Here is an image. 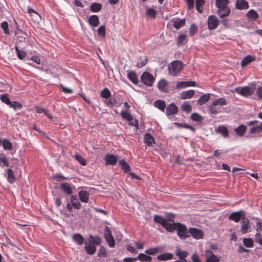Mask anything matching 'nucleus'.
Returning <instances> with one entry per match:
<instances>
[{"label":"nucleus","instance_id":"46","mask_svg":"<svg viewBox=\"0 0 262 262\" xmlns=\"http://www.w3.org/2000/svg\"><path fill=\"white\" fill-rule=\"evenodd\" d=\"M111 96V93L110 90L105 88L101 92L100 96L103 98L107 99Z\"/></svg>","mask_w":262,"mask_h":262},{"label":"nucleus","instance_id":"54","mask_svg":"<svg viewBox=\"0 0 262 262\" xmlns=\"http://www.w3.org/2000/svg\"><path fill=\"white\" fill-rule=\"evenodd\" d=\"M198 31V27L194 24H192L189 28V33L190 36H193Z\"/></svg>","mask_w":262,"mask_h":262},{"label":"nucleus","instance_id":"18","mask_svg":"<svg viewBox=\"0 0 262 262\" xmlns=\"http://www.w3.org/2000/svg\"><path fill=\"white\" fill-rule=\"evenodd\" d=\"M80 201L83 203H88L89 199L90 194L86 191H80L78 193Z\"/></svg>","mask_w":262,"mask_h":262},{"label":"nucleus","instance_id":"22","mask_svg":"<svg viewBox=\"0 0 262 262\" xmlns=\"http://www.w3.org/2000/svg\"><path fill=\"white\" fill-rule=\"evenodd\" d=\"M89 22L91 25L94 27H97L99 24V17L96 15H93L90 17Z\"/></svg>","mask_w":262,"mask_h":262},{"label":"nucleus","instance_id":"35","mask_svg":"<svg viewBox=\"0 0 262 262\" xmlns=\"http://www.w3.org/2000/svg\"><path fill=\"white\" fill-rule=\"evenodd\" d=\"M260 132H262V122L252 127L249 131V133L252 134H259Z\"/></svg>","mask_w":262,"mask_h":262},{"label":"nucleus","instance_id":"25","mask_svg":"<svg viewBox=\"0 0 262 262\" xmlns=\"http://www.w3.org/2000/svg\"><path fill=\"white\" fill-rule=\"evenodd\" d=\"M2 144L5 150H11L13 148L12 143L7 139H3Z\"/></svg>","mask_w":262,"mask_h":262},{"label":"nucleus","instance_id":"39","mask_svg":"<svg viewBox=\"0 0 262 262\" xmlns=\"http://www.w3.org/2000/svg\"><path fill=\"white\" fill-rule=\"evenodd\" d=\"M128 78L134 83L136 84L138 82V78L134 72H129L127 74Z\"/></svg>","mask_w":262,"mask_h":262},{"label":"nucleus","instance_id":"26","mask_svg":"<svg viewBox=\"0 0 262 262\" xmlns=\"http://www.w3.org/2000/svg\"><path fill=\"white\" fill-rule=\"evenodd\" d=\"M183 111L185 112L187 114L192 111V108L189 101H185L181 106Z\"/></svg>","mask_w":262,"mask_h":262},{"label":"nucleus","instance_id":"33","mask_svg":"<svg viewBox=\"0 0 262 262\" xmlns=\"http://www.w3.org/2000/svg\"><path fill=\"white\" fill-rule=\"evenodd\" d=\"M213 105L217 106H224L227 104L226 100L224 98H220L219 99H214L212 102Z\"/></svg>","mask_w":262,"mask_h":262},{"label":"nucleus","instance_id":"27","mask_svg":"<svg viewBox=\"0 0 262 262\" xmlns=\"http://www.w3.org/2000/svg\"><path fill=\"white\" fill-rule=\"evenodd\" d=\"M73 239L77 245H82L84 242V238L83 236L78 233L74 234L72 236Z\"/></svg>","mask_w":262,"mask_h":262},{"label":"nucleus","instance_id":"49","mask_svg":"<svg viewBox=\"0 0 262 262\" xmlns=\"http://www.w3.org/2000/svg\"><path fill=\"white\" fill-rule=\"evenodd\" d=\"M156 12L153 8H147L146 12V15L151 18H154L156 17Z\"/></svg>","mask_w":262,"mask_h":262},{"label":"nucleus","instance_id":"1","mask_svg":"<svg viewBox=\"0 0 262 262\" xmlns=\"http://www.w3.org/2000/svg\"><path fill=\"white\" fill-rule=\"evenodd\" d=\"M174 217L172 214L166 217L156 215L154 217V221L155 223L160 224L168 232H172L177 230V234L180 237V223H175L173 221Z\"/></svg>","mask_w":262,"mask_h":262},{"label":"nucleus","instance_id":"28","mask_svg":"<svg viewBox=\"0 0 262 262\" xmlns=\"http://www.w3.org/2000/svg\"><path fill=\"white\" fill-rule=\"evenodd\" d=\"M62 190L67 194H71L73 192L70 185L68 183H63L61 184Z\"/></svg>","mask_w":262,"mask_h":262},{"label":"nucleus","instance_id":"31","mask_svg":"<svg viewBox=\"0 0 262 262\" xmlns=\"http://www.w3.org/2000/svg\"><path fill=\"white\" fill-rule=\"evenodd\" d=\"M173 254L170 253H164L159 255L157 259L160 260H167L172 258Z\"/></svg>","mask_w":262,"mask_h":262},{"label":"nucleus","instance_id":"40","mask_svg":"<svg viewBox=\"0 0 262 262\" xmlns=\"http://www.w3.org/2000/svg\"><path fill=\"white\" fill-rule=\"evenodd\" d=\"M144 142L148 146H150L154 142V139L150 134L147 133L144 135Z\"/></svg>","mask_w":262,"mask_h":262},{"label":"nucleus","instance_id":"52","mask_svg":"<svg viewBox=\"0 0 262 262\" xmlns=\"http://www.w3.org/2000/svg\"><path fill=\"white\" fill-rule=\"evenodd\" d=\"M10 107L13 108L14 110H20L22 108V105L18 102L13 101L9 105Z\"/></svg>","mask_w":262,"mask_h":262},{"label":"nucleus","instance_id":"29","mask_svg":"<svg viewBox=\"0 0 262 262\" xmlns=\"http://www.w3.org/2000/svg\"><path fill=\"white\" fill-rule=\"evenodd\" d=\"M154 105L162 112H164V110L166 107L165 102L161 100H157L155 101L154 102Z\"/></svg>","mask_w":262,"mask_h":262},{"label":"nucleus","instance_id":"14","mask_svg":"<svg viewBox=\"0 0 262 262\" xmlns=\"http://www.w3.org/2000/svg\"><path fill=\"white\" fill-rule=\"evenodd\" d=\"M235 7L238 10L247 9L249 4L246 0H236Z\"/></svg>","mask_w":262,"mask_h":262},{"label":"nucleus","instance_id":"53","mask_svg":"<svg viewBox=\"0 0 262 262\" xmlns=\"http://www.w3.org/2000/svg\"><path fill=\"white\" fill-rule=\"evenodd\" d=\"M0 165L2 167H8L9 166L8 160L6 157H0Z\"/></svg>","mask_w":262,"mask_h":262},{"label":"nucleus","instance_id":"17","mask_svg":"<svg viewBox=\"0 0 262 262\" xmlns=\"http://www.w3.org/2000/svg\"><path fill=\"white\" fill-rule=\"evenodd\" d=\"M105 103L108 106L113 107L116 105L119 106L121 104V102H117L116 99L114 97H110L104 101Z\"/></svg>","mask_w":262,"mask_h":262},{"label":"nucleus","instance_id":"56","mask_svg":"<svg viewBox=\"0 0 262 262\" xmlns=\"http://www.w3.org/2000/svg\"><path fill=\"white\" fill-rule=\"evenodd\" d=\"M1 27L3 29L5 34L9 35L10 34L8 24L7 21H5L1 24Z\"/></svg>","mask_w":262,"mask_h":262},{"label":"nucleus","instance_id":"13","mask_svg":"<svg viewBox=\"0 0 262 262\" xmlns=\"http://www.w3.org/2000/svg\"><path fill=\"white\" fill-rule=\"evenodd\" d=\"M85 250L90 255L94 254L96 251V248L94 244L90 242H85Z\"/></svg>","mask_w":262,"mask_h":262},{"label":"nucleus","instance_id":"6","mask_svg":"<svg viewBox=\"0 0 262 262\" xmlns=\"http://www.w3.org/2000/svg\"><path fill=\"white\" fill-rule=\"evenodd\" d=\"M142 81L145 85L151 86L155 82V78L149 73L145 72L141 76Z\"/></svg>","mask_w":262,"mask_h":262},{"label":"nucleus","instance_id":"21","mask_svg":"<svg viewBox=\"0 0 262 262\" xmlns=\"http://www.w3.org/2000/svg\"><path fill=\"white\" fill-rule=\"evenodd\" d=\"M247 129L246 126L242 124L234 129L236 134L239 137H242L244 135Z\"/></svg>","mask_w":262,"mask_h":262},{"label":"nucleus","instance_id":"8","mask_svg":"<svg viewBox=\"0 0 262 262\" xmlns=\"http://www.w3.org/2000/svg\"><path fill=\"white\" fill-rule=\"evenodd\" d=\"M105 238L110 247H114L115 246V240L112 236V233L108 227L106 226L104 230Z\"/></svg>","mask_w":262,"mask_h":262},{"label":"nucleus","instance_id":"61","mask_svg":"<svg viewBox=\"0 0 262 262\" xmlns=\"http://www.w3.org/2000/svg\"><path fill=\"white\" fill-rule=\"evenodd\" d=\"M255 242L258 243L260 245H262V238L261 234L259 232H257L255 235Z\"/></svg>","mask_w":262,"mask_h":262},{"label":"nucleus","instance_id":"34","mask_svg":"<svg viewBox=\"0 0 262 262\" xmlns=\"http://www.w3.org/2000/svg\"><path fill=\"white\" fill-rule=\"evenodd\" d=\"M246 15H247V17L249 19L252 20H256L258 17V15L257 13L254 10H253V9L250 10L247 13Z\"/></svg>","mask_w":262,"mask_h":262},{"label":"nucleus","instance_id":"10","mask_svg":"<svg viewBox=\"0 0 262 262\" xmlns=\"http://www.w3.org/2000/svg\"><path fill=\"white\" fill-rule=\"evenodd\" d=\"M235 92L245 97L251 95L253 92L252 89L249 86L237 88L235 89Z\"/></svg>","mask_w":262,"mask_h":262},{"label":"nucleus","instance_id":"12","mask_svg":"<svg viewBox=\"0 0 262 262\" xmlns=\"http://www.w3.org/2000/svg\"><path fill=\"white\" fill-rule=\"evenodd\" d=\"M106 165H114L117 162V158L114 155L107 154L104 157Z\"/></svg>","mask_w":262,"mask_h":262},{"label":"nucleus","instance_id":"19","mask_svg":"<svg viewBox=\"0 0 262 262\" xmlns=\"http://www.w3.org/2000/svg\"><path fill=\"white\" fill-rule=\"evenodd\" d=\"M194 95V91L190 90L181 92V99H187L192 98Z\"/></svg>","mask_w":262,"mask_h":262},{"label":"nucleus","instance_id":"2","mask_svg":"<svg viewBox=\"0 0 262 262\" xmlns=\"http://www.w3.org/2000/svg\"><path fill=\"white\" fill-rule=\"evenodd\" d=\"M189 234L196 239H202L204 236V233L202 230L196 228H190L188 232L186 227L181 224V238H186L189 236Z\"/></svg>","mask_w":262,"mask_h":262},{"label":"nucleus","instance_id":"57","mask_svg":"<svg viewBox=\"0 0 262 262\" xmlns=\"http://www.w3.org/2000/svg\"><path fill=\"white\" fill-rule=\"evenodd\" d=\"M98 34L104 37L105 36V26H101L98 29Z\"/></svg>","mask_w":262,"mask_h":262},{"label":"nucleus","instance_id":"9","mask_svg":"<svg viewBox=\"0 0 262 262\" xmlns=\"http://www.w3.org/2000/svg\"><path fill=\"white\" fill-rule=\"evenodd\" d=\"M206 262H220V258L209 249L205 251Z\"/></svg>","mask_w":262,"mask_h":262},{"label":"nucleus","instance_id":"60","mask_svg":"<svg viewBox=\"0 0 262 262\" xmlns=\"http://www.w3.org/2000/svg\"><path fill=\"white\" fill-rule=\"evenodd\" d=\"M159 248H151L147 249L145 251V253L149 255H154L158 252Z\"/></svg>","mask_w":262,"mask_h":262},{"label":"nucleus","instance_id":"23","mask_svg":"<svg viewBox=\"0 0 262 262\" xmlns=\"http://www.w3.org/2000/svg\"><path fill=\"white\" fill-rule=\"evenodd\" d=\"M211 94H206L202 95L198 100L197 103L200 105H202L207 102L210 99Z\"/></svg>","mask_w":262,"mask_h":262},{"label":"nucleus","instance_id":"38","mask_svg":"<svg viewBox=\"0 0 262 262\" xmlns=\"http://www.w3.org/2000/svg\"><path fill=\"white\" fill-rule=\"evenodd\" d=\"M7 173L8 181L11 184L13 183L15 180L13 171L11 169H8L7 170Z\"/></svg>","mask_w":262,"mask_h":262},{"label":"nucleus","instance_id":"64","mask_svg":"<svg viewBox=\"0 0 262 262\" xmlns=\"http://www.w3.org/2000/svg\"><path fill=\"white\" fill-rule=\"evenodd\" d=\"M256 95L259 99H262V87H258L256 91Z\"/></svg>","mask_w":262,"mask_h":262},{"label":"nucleus","instance_id":"36","mask_svg":"<svg viewBox=\"0 0 262 262\" xmlns=\"http://www.w3.org/2000/svg\"><path fill=\"white\" fill-rule=\"evenodd\" d=\"M28 12L31 15V16L34 17L36 21H39L41 20V16L34 9L29 7L28 8Z\"/></svg>","mask_w":262,"mask_h":262},{"label":"nucleus","instance_id":"55","mask_svg":"<svg viewBox=\"0 0 262 262\" xmlns=\"http://www.w3.org/2000/svg\"><path fill=\"white\" fill-rule=\"evenodd\" d=\"M74 157L82 165L85 166L86 164L85 160L80 155L76 154L75 155Z\"/></svg>","mask_w":262,"mask_h":262},{"label":"nucleus","instance_id":"51","mask_svg":"<svg viewBox=\"0 0 262 262\" xmlns=\"http://www.w3.org/2000/svg\"><path fill=\"white\" fill-rule=\"evenodd\" d=\"M147 255L144 253H140L137 257L133 258V261H135L137 260H139L142 262L146 261Z\"/></svg>","mask_w":262,"mask_h":262},{"label":"nucleus","instance_id":"50","mask_svg":"<svg viewBox=\"0 0 262 262\" xmlns=\"http://www.w3.org/2000/svg\"><path fill=\"white\" fill-rule=\"evenodd\" d=\"M196 83L193 81H181V88H187L189 86H195Z\"/></svg>","mask_w":262,"mask_h":262},{"label":"nucleus","instance_id":"58","mask_svg":"<svg viewBox=\"0 0 262 262\" xmlns=\"http://www.w3.org/2000/svg\"><path fill=\"white\" fill-rule=\"evenodd\" d=\"M256 230L257 231H262V222L260 219L256 218Z\"/></svg>","mask_w":262,"mask_h":262},{"label":"nucleus","instance_id":"59","mask_svg":"<svg viewBox=\"0 0 262 262\" xmlns=\"http://www.w3.org/2000/svg\"><path fill=\"white\" fill-rule=\"evenodd\" d=\"M147 62V58L146 57L141 60L140 62H138L137 64V67L138 68H140L146 64Z\"/></svg>","mask_w":262,"mask_h":262},{"label":"nucleus","instance_id":"44","mask_svg":"<svg viewBox=\"0 0 262 262\" xmlns=\"http://www.w3.org/2000/svg\"><path fill=\"white\" fill-rule=\"evenodd\" d=\"M122 117L128 121H131L133 117L129 113V111H122L121 112Z\"/></svg>","mask_w":262,"mask_h":262},{"label":"nucleus","instance_id":"48","mask_svg":"<svg viewBox=\"0 0 262 262\" xmlns=\"http://www.w3.org/2000/svg\"><path fill=\"white\" fill-rule=\"evenodd\" d=\"M119 164L121 166V168L124 172H127L129 170V165L123 159L119 161Z\"/></svg>","mask_w":262,"mask_h":262},{"label":"nucleus","instance_id":"42","mask_svg":"<svg viewBox=\"0 0 262 262\" xmlns=\"http://www.w3.org/2000/svg\"><path fill=\"white\" fill-rule=\"evenodd\" d=\"M102 5L100 3H93L91 5L90 9L93 12H97L101 10Z\"/></svg>","mask_w":262,"mask_h":262},{"label":"nucleus","instance_id":"30","mask_svg":"<svg viewBox=\"0 0 262 262\" xmlns=\"http://www.w3.org/2000/svg\"><path fill=\"white\" fill-rule=\"evenodd\" d=\"M255 59V57L251 55H248L246 56L241 62L242 67H244L248 64H249L252 61H254Z\"/></svg>","mask_w":262,"mask_h":262},{"label":"nucleus","instance_id":"41","mask_svg":"<svg viewBox=\"0 0 262 262\" xmlns=\"http://www.w3.org/2000/svg\"><path fill=\"white\" fill-rule=\"evenodd\" d=\"M15 48L17 57L20 60L23 59L26 56L27 53L24 51L19 50L17 45L15 46Z\"/></svg>","mask_w":262,"mask_h":262},{"label":"nucleus","instance_id":"24","mask_svg":"<svg viewBox=\"0 0 262 262\" xmlns=\"http://www.w3.org/2000/svg\"><path fill=\"white\" fill-rule=\"evenodd\" d=\"M168 26H173L177 30L180 28V19L173 18L168 23Z\"/></svg>","mask_w":262,"mask_h":262},{"label":"nucleus","instance_id":"63","mask_svg":"<svg viewBox=\"0 0 262 262\" xmlns=\"http://www.w3.org/2000/svg\"><path fill=\"white\" fill-rule=\"evenodd\" d=\"M192 262H201L199 255L198 253H194L191 256Z\"/></svg>","mask_w":262,"mask_h":262},{"label":"nucleus","instance_id":"45","mask_svg":"<svg viewBox=\"0 0 262 262\" xmlns=\"http://www.w3.org/2000/svg\"><path fill=\"white\" fill-rule=\"evenodd\" d=\"M0 99L3 102L8 105H9L11 103L8 94H2L0 95Z\"/></svg>","mask_w":262,"mask_h":262},{"label":"nucleus","instance_id":"47","mask_svg":"<svg viewBox=\"0 0 262 262\" xmlns=\"http://www.w3.org/2000/svg\"><path fill=\"white\" fill-rule=\"evenodd\" d=\"M243 244L247 248H252L253 247V241L250 238H244Z\"/></svg>","mask_w":262,"mask_h":262},{"label":"nucleus","instance_id":"15","mask_svg":"<svg viewBox=\"0 0 262 262\" xmlns=\"http://www.w3.org/2000/svg\"><path fill=\"white\" fill-rule=\"evenodd\" d=\"M168 82L165 79H161L158 83V87L159 90L164 93L167 92V85Z\"/></svg>","mask_w":262,"mask_h":262},{"label":"nucleus","instance_id":"16","mask_svg":"<svg viewBox=\"0 0 262 262\" xmlns=\"http://www.w3.org/2000/svg\"><path fill=\"white\" fill-rule=\"evenodd\" d=\"M178 109L173 103L169 104L166 108V114L167 115L175 114L178 112Z\"/></svg>","mask_w":262,"mask_h":262},{"label":"nucleus","instance_id":"20","mask_svg":"<svg viewBox=\"0 0 262 262\" xmlns=\"http://www.w3.org/2000/svg\"><path fill=\"white\" fill-rule=\"evenodd\" d=\"M215 132L221 134L224 137H227L229 135V131L227 127L225 126H219L215 129Z\"/></svg>","mask_w":262,"mask_h":262},{"label":"nucleus","instance_id":"4","mask_svg":"<svg viewBox=\"0 0 262 262\" xmlns=\"http://www.w3.org/2000/svg\"><path fill=\"white\" fill-rule=\"evenodd\" d=\"M168 73L172 76H177L180 72V61L174 60L168 66Z\"/></svg>","mask_w":262,"mask_h":262},{"label":"nucleus","instance_id":"32","mask_svg":"<svg viewBox=\"0 0 262 262\" xmlns=\"http://www.w3.org/2000/svg\"><path fill=\"white\" fill-rule=\"evenodd\" d=\"M190 118L193 121L196 122L198 123H202L203 121V117L196 113H192Z\"/></svg>","mask_w":262,"mask_h":262},{"label":"nucleus","instance_id":"3","mask_svg":"<svg viewBox=\"0 0 262 262\" xmlns=\"http://www.w3.org/2000/svg\"><path fill=\"white\" fill-rule=\"evenodd\" d=\"M229 0H216L215 5L218 8V15L221 18L228 16L230 9L228 7Z\"/></svg>","mask_w":262,"mask_h":262},{"label":"nucleus","instance_id":"11","mask_svg":"<svg viewBox=\"0 0 262 262\" xmlns=\"http://www.w3.org/2000/svg\"><path fill=\"white\" fill-rule=\"evenodd\" d=\"M219 19L214 15H210L208 17V25L210 30H213L217 28L219 25Z\"/></svg>","mask_w":262,"mask_h":262},{"label":"nucleus","instance_id":"5","mask_svg":"<svg viewBox=\"0 0 262 262\" xmlns=\"http://www.w3.org/2000/svg\"><path fill=\"white\" fill-rule=\"evenodd\" d=\"M251 224L250 220L247 217H243L241 222V232L243 234H246L251 231Z\"/></svg>","mask_w":262,"mask_h":262},{"label":"nucleus","instance_id":"7","mask_svg":"<svg viewBox=\"0 0 262 262\" xmlns=\"http://www.w3.org/2000/svg\"><path fill=\"white\" fill-rule=\"evenodd\" d=\"M246 217V212L243 210H241L238 211L232 212L228 217V219L231 221H233L235 223H238L243 217Z\"/></svg>","mask_w":262,"mask_h":262},{"label":"nucleus","instance_id":"37","mask_svg":"<svg viewBox=\"0 0 262 262\" xmlns=\"http://www.w3.org/2000/svg\"><path fill=\"white\" fill-rule=\"evenodd\" d=\"M71 203L72 204V206L77 209H80L81 208V204L79 202L78 200L77 199V198L74 196L72 195L71 198Z\"/></svg>","mask_w":262,"mask_h":262},{"label":"nucleus","instance_id":"62","mask_svg":"<svg viewBox=\"0 0 262 262\" xmlns=\"http://www.w3.org/2000/svg\"><path fill=\"white\" fill-rule=\"evenodd\" d=\"M187 8L188 10H191L194 7V0H185Z\"/></svg>","mask_w":262,"mask_h":262},{"label":"nucleus","instance_id":"43","mask_svg":"<svg viewBox=\"0 0 262 262\" xmlns=\"http://www.w3.org/2000/svg\"><path fill=\"white\" fill-rule=\"evenodd\" d=\"M204 0H196V9L197 10L198 12H199L200 13H201L203 12L202 6L204 5Z\"/></svg>","mask_w":262,"mask_h":262}]
</instances>
